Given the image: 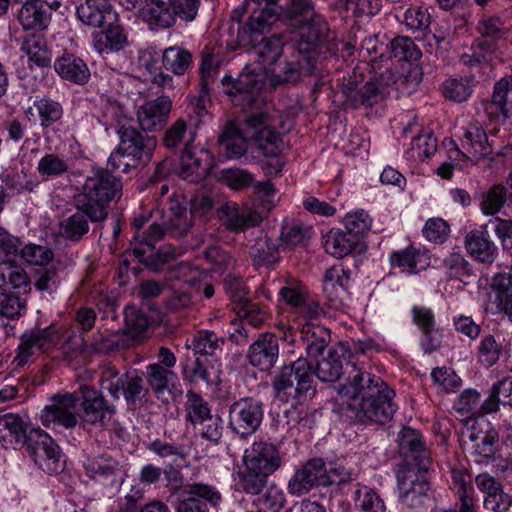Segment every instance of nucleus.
I'll list each match as a JSON object with an SVG mask.
<instances>
[{
	"mask_svg": "<svg viewBox=\"0 0 512 512\" xmlns=\"http://www.w3.org/2000/svg\"><path fill=\"white\" fill-rule=\"evenodd\" d=\"M328 485H331V480L326 463L322 458H312L296 470L287 489L291 495L301 496L315 487Z\"/></svg>",
	"mask_w": 512,
	"mask_h": 512,
	"instance_id": "nucleus-11",
	"label": "nucleus"
},
{
	"mask_svg": "<svg viewBox=\"0 0 512 512\" xmlns=\"http://www.w3.org/2000/svg\"><path fill=\"white\" fill-rule=\"evenodd\" d=\"M503 347L493 335L485 336L478 347V360L486 367H491L500 359Z\"/></svg>",
	"mask_w": 512,
	"mask_h": 512,
	"instance_id": "nucleus-61",
	"label": "nucleus"
},
{
	"mask_svg": "<svg viewBox=\"0 0 512 512\" xmlns=\"http://www.w3.org/2000/svg\"><path fill=\"white\" fill-rule=\"evenodd\" d=\"M358 245L359 238L341 230H331L326 236L324 248L331 256L341 259L353 252Z\"/></svg>",
	"mask_w": 512,
	"mask_h": 512,
	"instance_id": "nucleus-37",
	"label": "nucleus"
},
{
	"mask_svg": "<svg viewBox=\"0 0 512 512\" xmlns=\"http://www.w3.org/2000/svg\"><path fill=\"white\" fill-rule=\"evenodd\" d=\"M347 101L357 108L359 106H373L383 101L385 97L384 88L376 83L367 82L361 88L352 83L345 90Z\"/></svg>",
	"mask_w": 512,
	"mask_h": 512,
	"instance_id": "nucleus-29",
	"label": "nucleus"
},
{
	"mask_svg": "<svg viewBox=\"0 0 512 512\" xmlns=\"http://www.w3.org/2000/svg\"><path fill=\"white\" fill-rule=\"evenodd\" d=\"M30 284V278L22 266L11 260L0 263V288L3 291L14 289L26 292Z\"/></svg>",
	"mask_w": 512,
	"mask_h": 512,
	"instance_id": "nucleus-28",
	"label": "nucleus"
},
{
	"mask_svg": "<svg viewBox=\"0 0 512 512\" xmlns=\"http://www.w3.org/2000/svg\"><path fill=\"white\" fill-rule=\"evenodd\" d=\"M477 31L480 34L479 45L489 49L499 39L504 37V22L499 16H483L477 25Z\"/></svg>",
	"mask_w": 512,
	"mask_h": 512,
	"instance_id": "nucleus-43",
	"label": "nucleus"
},
{
	"mask_svg": "<svg viewBox=\"0 0 512 512\" xmlns=\"http://www.w3.org/2000/svg\"><path fill=\"white\" fill-rule=\"evenodd\" d=\"M26 448L35 464L44 472L53 474L63 470L64 460L60 447L43 430L30 429Z\"/></svg>",
	"mask_w": 512,
	"mask_h": 512,
	"instance_id": "nucleus-8",
	"label": "nucleus"
},
{
	"mask_svg": "<svg viewBox=\"0 0 512 512\" xmlns=\"http://www.w3.org/2000/svg\"><path fill=\"white\" fill-rule=\"evenodd\" d=\"M311 237V228L300 221L285 220L281 229L282 243L288 247L302 245Z\"/></svg>",
	"mask_w": 512,
	"mask_h": 512,
	"instance_id": "nucleus-51",
	"label": "nucleus"
},
{
	"mask_svg": "<svg viewBox=\"0 0 512 512\" xmlns=\"http://www.w3.org/2000/svg\"><path fill=\"white\" fill-rule=\"evenodd\" d=\"M403 23L413 32H426L431 24L428 9L422 6L409 8L404 14Z\"/></svg>",
	"mask_w": 512,
	"mask_h": 512,
	"instance_id": "nucleus-62",
	"label": "nucleus"
},
{
	"mask_svg": "<svg viewBox=\"0 0 512 512\" xmlns=\"http://www.w3.org/2000/svg\"><path fill=\"white\" fill-rule=\"evenodd\" d=\"M436 150V138L430 132H423L412 139L409 154L415 160L424 161L433 155Z\"/></svg>",
	"mask_w": 512,
	"mask_h": 512,
	"instance_id": "nucleus-58",
	"label": "nucleus"
},
{
	"mask_svg": "<svg viewBox=\"0 0 512 512\" xmlns=\"http://www.w3.org/2000/svg\"><path fill=\"white\" fill-rule=\"evenodd\" d=\"M465 244L470 255L482 263L491 264L497 257L498 247L482 233L471 232Z\"/></svg>",
	"mask_w": 512,
	"mask_h": 512,
	"instance_id": "nucleus-36",
	"label": "nucleus"
},
{
	"mask_svg": "<svg viewBox=\"0 0 512 512\" xmlns=\"http://www.w3.org/2000/svg\"><path fill=\"white\" fill-rule=\"evenodd\" d=\"M85 471L92 480L106 487H118L124 481L119 462L108 455L89 458Z\"/></svg>",
	"mask_w": 512,
	"mask_h": 512,
	"instance_id": "nucleus-20",
	"label": "nucleus"
},
{
	"mask_svg": "<svg viewBox=\"0 0 512 512\" xmlns=\"http://www.w3.org/2000/svg\"><path fill=\"white\" fill-rule=\"evenodd\" d=\"M426 471L412 466H399L396 478L400 503L411 510L423 507L432 498Z\"/></svg>",
	"mask_w": 512,
	"mask_h": 512,
	"instance_id": "nucleus-7",
	"label": "nucleus"
},
{
	"mask_svg": "<svg viewBox=\"0 0 512 512\" xmlns=\"http://www.w3.org/2000/svg\"><path fill=\"white\" fill-rule=\"evenodd\" d=\"M278 340L272 334L261 335L249 348V363L262 371L271 369L278 358Z\"/></svg>",
	"mask_w": 512,
	"mask_h": 512,
	"instance_id": "nucleus-24",
	"label": "nucleus"
},
{
	"mask_svg": "<svg viewBox=\"0 0 512 512\" xmlns=\"http://www.w3.org/2000/svg\"><path fill=\"white\" fill-rule=\"evenodd\" d=\"M293 48L295 60L279 67L274 75L275 84L296 83L304 73H313L319 55V46L312 42L298 41Z\"/></svg>",
	"mask_w": 512,
	"mask_h": 512,
	"instance_id": "nucleus-9",
	"label": "nucleus"
},
{
	"mask_svg": "<svg viewBox=\"0 0 512 512\" xmlns=\"http://www.w3.org/2000/svg\"><path fill=\"white\" fill-rule=\"evenodd\" d=\"M186 398V419L193 425L213 415L207 402L195 391H187Z\"/></svg>",
	"mask_w": 512,
	"mask_h": 512,
	"instance_id": "nucleus-57",
	"label": "nucleus"
},
{
	"mask_svg": "<svg viewBox=\"0 0 512 512\" xmlns=\"http://www.w3.org/2000/svg\"><path fill=\"white\" fill-rule=\"evenodd\" d=\"M194 225V218L187 209V202L182 199H171L168 214L162 224L152 223L146 232L135 235L130 243L135 257L141 262H147L154 251V243L165 234L174 238L185 237Z\"/></svg>",
	"mask_w": 512,
	"mask_h": 512,
	"instance_id": "nucleus-4",
	"label": "nucleus"
},
{
	"mask_svg": "<svg viewBox=\"0 0 512 512\" xmlns=\"http://www.w3.org/2000/svg\"><path fill=\"white\" fill-rule=\"evenodd\" d=\"M195 138V132L189 131V139L185 144L184 150L180 155L179 164L176 168L177 174L184 180L196 182L207 174L211 160V155L207 150H195L192 142Z\"/></svg>",
	"mask_w": 512,
	"mask_h": 512,
	"instance_id": "nucleus-16",
	"label": "nucleus"
},
{
	"mask_svg": "<svg viewBox=\"0 0 512 512\" xmlns=\"http://www.w3.org/2000/svg\"><path fill=\"white\" fill-rule=\"evenodd\" d=\"M19 23L24 30H43L48 25V16L42 4L26 2L17 15Z\"/></svg>",
	"mask_w": 512,
	"mask_h": 512,
	"instance_id": "nucleus-41",
	"label": "nucleus"
},
{
	"mask_svg": "<svg viewBox=\"0 0 512 512\" xmlns=\"http://www.w3.org/2000/svg\"><path fill=\"white\" fill-rule=\"evenodd\" d=\"M220 151L228 159H240L247 152V141L239 129L233 124H227L218 138Z\"/></svg>",
	"mask_w": 512,
	"mask_h": 512,
	"instance_id": "nucleus-31",
	"label": "nucleus"
},
{
	"mask_svg": "<svg viewBox=\"0 0 512 512\" xmlns=\"http://www.w3.org/2000/svg\"><path fill=\"white\" fill-rule=\"evenodd\" d=\"M473 79L470 77L450 78L442 84V93L446 99L457 103L465 102L472 94Z\"/></svg>",
	"mask_w": 512,
	"mask_h": 512,
	"instance_id": "nucleus-47",
	"label": "nucleus"
},
{
	"mask_svg": "<svg viewBox=\"0 0 512 512\" xmlns=\"http://www.w3.org/2000/svg\"><path fill=\"white\" fill-rule=\"evenodd\" d=\"M18 252L25 262L35 266H47L54 258L53 250L42 245L27 244L22 249L19 248Z\"/></svg>",
	"mask_w": 512,
	"mask_h": 512,
	"instance_id": "nucleus-59",
	"label": "nucleus"
},
{
	"mask_svg": "<svg viewBox=\"0 0 512 512\" xmlns=\"http://www.w3.org/2000/svg\"><path fill=\"white\" fill-rule=\"evenodd\" d=\"M78 397L75 394L54 395L51 404L46 405L41 412L42 424L48 427L57 424L65 428H73L77 418L73 412Z\"/></svg>",
	"mask_w": 512,
	"mask_h": 512,
	"instance_id": "nucleus-18",
	"label": "nucleus"
},
{
	"mask_svg": "<svg viewBox=\"0 0 512 512\" xmlns=\"http://www.w3.org/2000/svg\"><path fill=\"white\" fill-rule=\"evenodd\" d=\"M162 64L175 75H184L192 68V54L180 46L166 48L162 54Z\"/></svg>",
	"mask_w": 512,
	"mask_h": 512,
	"instance_id": "nucleus-40",
	"label": "nucleus"
},
{
	"mask_svg": "<svg viewBox=\"0 0 512 512\" xmlns=\"http://www.w3.org/2000/svg\"><path fill=\"white\" fill-rule=\"evenodd\" d=\"M60 338L55 325L45 328H34L21 336L15 361L18 365H24L36 353H44L56 346Z\"/></svg>",
	"mask_w": 512,
	"mask_h": 512,
	"instance_id": "nucleus-12",
	"label": "nucleus"
},
{
	"mask_svg": "<svg viewBox=\"0 0 512 512\" xmlns=\"http://www.w3.org/2000/svg\"><path fill=\"white\" fill-rule=\"evenodd\" d=\"M89 347L94 353L107 355L120 349L129 348L130 343L127 334L120 330L112 333L98 331L92 336Z\"/></svg>",
	"mask_w": 512,
	"mask_h": 512,
	"instance_id": "nucleus-35",
	"label": "nucleus"
},
{
	"mask_svg": "<svg viewBox=\"0 0 512 512\" xmlns=\"http://www.w3.org/2000/svg\"><path fill=\"white\" fill-rule=\"evenodd\" d=\"M30 427L18 415L5 414L0 416V441L5 445L16 447L27 446Z\"/></svg>",
	"mask_w": 512,
	"mask_h": 512,
	"instance_id": "nucleus-25",
	"label": "nucleus"
},
{
	"mask_svg": "<svg viewBox=\"0 0 512 512\" xmlns=\"http://www.w3.org/2000/svg\"><path fill=\"white\" fill-rule=\"evenodd\" d=\"M22 50L27 55L29 61L37 66L46 67L50 64V53L43 39L36 36L27 38L22 44Z\"/></svg>",
	"mask_w": 512,
	"mask_h": 512,
	"instance_id": "nucleus-55",
	"label": "nucleus"
},
{
	"mask_svg": "<svg viewBox=\"0 0 512 512\" xmlns=\"http://www.w3.org/2000/svg\"><path fill=\"white\" fill-rule=\"evenodd\" d=\"M264 216L247 206H240L236 202H227L219 209L221 225L231 232L245 231L250 227L259 225Z\"/></svg>",
	"mask_w": 512,
	"mask_h": 512,
	"instance_id": "nucleus-19",
	"label": "nucleus"
},
{
	"mask_svg": "<svg viewBox=\"0 0 512 512\" xmlns=\"http://www.w3.org/2000/svg\"><path fill=\"white\" fill-rule=\"evenodd\" d=\"M282 18L293 28L307 27V33L302 34L298 41L312 42L319 46L325 38L327 23L315 11L311 0H290L282 11Z\"/></svg>",
	"mask_w": 512,
	"mask_h": 512,
	"instance_id": "nucleus-6",
	"label": "nucleus"
},
{
	"mask_svg": "<svg viewBox=\"0 0 512 512\" xmlns=\"http://www.w3.org/2000/svg\"><path fill=\"white\" fill-rule=\"evenodd\" d=\"M145 378L149 388L160 399L166 393L171 394L177 375L173 370L163 368L160 364H149L146 367Z\"/></svg>",
	"mask_w": 512,
	"mask_h": 512,
	"instance_id": "nucleus-26",
	"label": "nucleus"
},
{
	"mask_svg": "<svg viewBox=\"0 0 512 512\" xmlns=\"http://www.w3.org/2000/svg\"><path fill=\"white\" fill-rule=\"evenodd\" d=\"M433 383L445 392H455L462 384L456 372L446 366L434 368L431 372Z\"/></svg>",
	"mask_w": 512,
	"mask_h": 512,
	"instance_id": "nucleus-63",
	"label": "nucleus"
},
{
	"mask_svg": "<svg viewBox=\"0 0 512 512\" xmlns=\"http://www.w3.org/2000/svg\"><path fill=\"white\" fill-rule=\"evenodd\" d=\"M89 216L82 209L64 218L59 224V234L66 240L77 242L89 231Z\"/></svg>",
	"mask_w": 512,
	"mask_h": 512,
	"instance_id": "nucleus-38",
	"label": "nucleus"
},
{
	"mask_svg": "<svg viewBox=\"0 0 512 512\" xmlns=\"http://www.w3.org/2000/svg\"><path fill=\"white\" fill-rule=\"evenodd\" d=\"M34 107L40 118V125L43 128L49 127L58 122L63 115L62 106L49 98H42L34 102Z\"/></svg>",
	"mask_w": 512,
	"mask_h": 512,
	"instance_id": "nucleus-60",
	"label": "nucleus"
},
{
	"mask_svg": "<svg viewBox=\"0 0 512 512\" xmlns=\"http://www.w3.org/2000/svg\"><path fill=\"white\" fill-rule=\"evenodd\" d=\"M355 506L361 512H385L386 506L380 495L371 487L358 485L354 493Z\"/></svg>",
	"mask_w": 512,
	"mask_h": 512,
	"instance_id": "nucleus-49",
	"label": "nucleus"
},
{
	"mask_svg": "<svg viewBox=\"0 0 512 512\" xmlns=\"http://www.w3.org/2000/svg\"><path fill=\"white\" fill-rule=\"evenodd\" d=\"M277 0H246L244 9L251 10L248 21L239 27L237 43L239 46H251L250 55L258 67L247 66L237 79L226 76L222 79L225 93L230 96L243 95L250 100L261 90L267 66L274 64L282 54L283 44L280 38H266L263 35L277 20L279 12Z\"/></svg>",
	"mask_w": 512,
	"mask_h": 512,
	"instance_id": "nucleus-1",
	"label": "nucleus"
},
{
	"mask_svg": "<svg viewBox=\"0 0 512 512\" xmlns=\"http://www.w3.org/2000/svg\"><path fill=\"white\" fill-rule=\"evenodd\" d=\"M314 374L322 382H335L343 374V364L338 351L330 348L326 356L317 361Z\"/></svg>",
	"mask_w": 512,
	"mask_h": 512,
	"instance_id": "nucleus-42",
	"label": "nucleus"
},
{
	"mask_svg": "<svg viewBox=\"0 0 512 512\" xmlns=\"http://www.w3.org/2000/svg\"><path fill=\"white\" fill-rule=\"evenodd\" d=\"M123 384L121 395L129 405L136 404L148 394V388L144 386L143 378L137 372H126Z\"/></svg>",
	"mask_w": 512,
	"mask_h": 512,
	"instance_id": "nucleus-53",
	"label": "nucleus"
},
{
	"mask_svg": "<svg viewBox=\"0 0 512 512\" xmlns=\"http://www.w3.org/2000/svg\"><path fill=\"white\" fill-rule=\"evenodd\" d=\"M351 368L339 390L347 399V409L352 413L350 417L363 424L388 423L397 410L393 402L394 391L380 377L355 364Z\"/></svg>",
	"mask_w": 512,
	"mask_h": 512,
	"instance_id": "nucleus-2",
	"label": "nucleus"
},
{
	"mask_svg": "<svg viewBox=\"0 0 512 512\" xmlns=\"http://www.w3.org/2000/svg\"><path fill=\"white\" fill-rule=\"evenodd\" d=\"M224 340L212 331H199L193 338L191 348L195 355L214 356L222 350Z\"/></svg>",
	"mask_w": 512,
	"mask_h": 512,
	"instance_id": "nucleus-50",
	"label": "nucleus"
},
{
	"mask_svg": "<svg viewBox=\"0 0 512 512\" xmlns=\"http://www.w3.org/2000/svg\"><path fill=\"white\" fill-rule=\"evenodd\" d=\"M507 201V188L497 183L492 185L481 196L480 209L485 215L497 214Z\"/></svg>",
	"mask_w": 512,
	"mask_h": 512,
	"instance_id": "nucleus-48",
	"label": "nucleus"
},
{
	"mask_svg": "<svg viewBox=\"0 0 512 512\" xmlns=\"http://www.w3.org/2000/svg\"><path fill=\"white\" fill-rule=\"evenodd\" d=\"M413 319L426 337L422 347L425 352L431 353L440 346V342L431 336L435 327L434 315L431 309L415 306L412 309Z\"/></svg>",
	"mask_w": 512,
	"mask_h": 512,
	"instance_id": "nucleus-44",
	"label": "nucleus"
},
{
	"mask_svg": "<svg viewBox=\"0 0 512 512\" xmlns=\"http://www.w3.org/2000/svg\"><path fill=\"white\" fill-rule=\"evenodd\" d=\"M398 441L400 449L405 453H410L407 456L409 460L401 466H412L419 470L428 471L431 459L419 433L410 427H404L399 432Z\"/></svg>",
	"mask_w": 512,
	"mask_h": 512,
	"instance_id": "nucleus-23",
	"label": "nucleus"
},
{
	"mask_svg": "<svg viewBox=\"0 0 512 512\" xmlns=\"http://www.w3.org/2000/svg\"><path fill=\"white\" fill-rule=\"evenodd\" d=\"M122 184L110 170L93 169L74 196L77 209L84 210L92 222H102L107 218L111 201L120 198Z\"/></svg>",
	"mask_w": 512,
	"mask_h": 512,
	"instance_id": "nucleus-3",
	"label": "nucleus"
},
{
	"mask_svg": "<svg viewBox=\"0 0 512 512\" xmlns=\"http://www.w3.org/2000/svg\"><path fill=\"white\" fill-rule=\"evenodd\" d=\"M120 150L131 157L138 165L149 162L157 146L153 135L138 131L135 127L121 125L118 129Z\"/></svg>",
	"mask_w": 512,
	"mask_h": 512,
	"instance_id": "nucleus-13",
	"label": "nucleus"
},
{
	"mask_svg": "<svg viewBox=\"0 0 512 512\" xmlns=\"http://www.w3.org/2000/svg\"><path fill=\"white\" fill-rule=\"evenodd\" d=\"M183 495L177 503L176 512H210L209 506L217 507L222 500L215 486L200 482L188 485Z\"/></svg>",
	"mask_w": 512,
	"mask_h": 512,
	"instance_id": "nucleus-15",
	"label": "nucleus"
},
{
	"mask_svg": "<svg viewBox=\"0 0 512 512\" xmlns=\"http://www.w3.org/2000/svg\"><path fill=\"white\" fill-rule=\"evenodd\" d=\"M264 416L263 403L251 398L235 401L229 409V425L233 432L245 438L257 431Z\"/></svg>",
	"mask_w": 512,
	"mask_h": 512,
	"instance_id": "nucleus-10",
	"label": "nucleus"
},
{
	"mask_svg": "<svg viewBox=\"0 0 512 512\" xmlns=\"http://www.w3.org/2000/svg\"><path fill=\"white\" fill-rule=\"evenodd\" d=\"M69 167L65 157L56 153H46L39 159L36 169L44 179H54L64 176Z\"/></svg>",
	"mask_w": 512,
	"mask_h": 512,
	"instance_id": "nucleus-45",
	"label": "nucleus"
},
{
	"mask_svg": "<svg viewBox=\"0 0 512 512\" xmlns=\"http://www.w3.org/2000/svg\"><path fill=\"white\" fill-rule=\"evenodd\" d=\"M389 47L392 56L399 61H417L421 57V51L407 36L395 37L389 43Z\"/></svg>",
	"mask_w": 512,
	"mask_h": 512,
	"instance_id": "nucleus-56",
	"label": "nucleus"
},
{
	"mask_svg": "<svg viewBox=\"0 0 512 512\" xmlns=\"http://www.w3.org/2000/svg\"><path fill=\"white\" fill-rule=\"evenodd\" d=\"M56 72L63 78L76 84L86 83L90 72L85 62L72 54L64 55L54 64Z\"/></svg>",
	"mask_w": 512,
	"mask_h": 512,
	"instance_id": "nucleus-30",
	"label": "nucleus"
},
{
	"mask_svg": "<svg viewBox=\"0 0 512 512\" xmlns=\"http://www.w3.org/2000/svg\"><path fill=\"white\" fill-rule=\"evenodd\" d=\"M271 474L243 462L237 472L242 490L252 495L261 493L266 487L267 479Z\"/></svg>",
	"mask_w": 512,
	"mask_h": 512,
	"instance_id": "nucleus-39",
	"label": "nucleus"
},
{
	"mask_svg": "<svg viewBox=\"0 0 512 512\" xmlns=\"http://www.w3.org/2000/svg\"><path fill=\"white\" fill-rule=\"evenodd\" d=\"M82 400L83 419L92 425L104 426L115 413V408L107 404L102 394L93 387L82 385L79 389Z\"/></svg>",
	"mask_w": 512,
	"mask_h": 512,
	"instance_id": "nucleus-17",
	"label": "nucleus"
},
{
	"mask_svg": "<svg viewBox=\"0 0 512 512\" xmlns=\"http://www.w3.org/2000/svg\"><path fill=\"white\" fill-rule=\"evenodd\" d=\"M112 6L107 0H85L77 6L78 19L93 28L102 27L108 16L111 15Z\"/></svg>",
	"mask_w": 512,
	"mask_h": 512,
	"instance_id": "nucleus-27",
	"label": "nucleus"
},
{
	"mask_svg": "<svg viewBox=\"0 0 512 512\" xmlns=\"http://www.w3.org/2000/svg\"><path fill=\"white\" fill-rule=\"evenodd\" d=\"M456 411L466 418L482 416L480 393L475 389H465L455 403Z\"/></svg>",
	"mask_w": 512,
	"mask_h": 512,
	"instance_id": "nucleus-54",
	"label": "nucleus"
},
{
	"mask_svg": "<svg viewBox=\"0 0 512 512\" xmlns=\"http://www.w3.org/2000/svg\"><path fill=\"white\" fill-rule=\"evenodd\" d=\"M252 138L257 145V149L266 157H274L281 151V136L270 126H265L256 131Z\"/></svg>",
	"mask_w": 512,
	"mask_h": 512,
	"instance_id": "nucleus-46",
	"label": "nucleus"
},
{
	"mask_svg": "<svg viewBox=\"0 0 512 512\" xmlns=\"http://www.w3.org/2000/svg\"><path fill=\"white\" fill-rule=\"evenodd\" d=\"M391 263L409 274L418 273L429 266V257L414 247L394 252L391 255Z\"/></svg>",
	"mask_w": 512,
	"mask_h": 512,
	"instance_id": "nucleus-34",
	"label": "nucleus"
},
{
	"mask_svg": "<svg viewBox=\"0 0 512 512\" xmlns=\"http://www.w3.org/2000/svg\"><path fill=\"white\" fill-rule=\"evenodd\" d=\"M279 295L287 305L297 310L304 303V299L308 298L309 293L301 282L291 280L280 288Z\"/></svg>",
	"mask_w": 512,
	"mask_h": 512,
	"instance_id": "nucleus-64",
	"label": "nucleus"
},
{
	"mask_svg": "<svg viewBox=\"0 0 512 512\" xmlns=\"http://www.w3.org/2000/svg\"><path fill=\"white\" fill-rule=\"evenodd\" d=\"M447 146H451L449 148V157L453 161L457 160L458 156L462 155L466 159L476 162L492 152L487 134L478 123L470 124L466 128L463 138L461 139V148H459L453 140H450Z\"/></svg>",
	"mask_w": 512,
	"mask_h": 512,
	"instance_id": "nucleus-14",
	"label": "nucleus"
},
{
	"mask_svg": "<svg viewBox=\"0 0 512 512\" xmlns=\"http://www.w3.org/2000/svg\"><path fill=\"white\" fill-rule=\"evenodd\" d=\"M510 71V75L496 82L492 95V105L496 106L497 110L500 111L504 117L509 116V112L512 108V100L509 99V93L512 92V65Z\"/></svg>",
	"mask_w": 512,
	"mask_h": 512,
	"instance_id": "nucleus-52",
	"label": "nucleus"
},
{
	"mask_svg": "<svg viewBox=\"0 0 512 512\" xmlns=\"http://www.w3.org/2000/svg\"><path fill=\"white\" fill-rule=\"evenodd\" d=\"M242 462L274 473L281 466V456L276 445L266 441H255L244 451Z\"/></svg>",
	"mask_w": 512,
	"mask_h": 512,
	"instance_id": "nucleus-22",
	"label": "nucleus"
},
{
	"mask_svg": "<svg viewBox=\"0 0 512 512\" xmlns=\"http://www.w3.org/2000/svg\"><path fill=\"white\" fill-rule=\"evenodd\" d=\"M140 17L148 25L157 28H170L175 24L170 6L162 0H146Z\"/></svg>",
	"mask_w": 512,
	"mask_h": 512,
	"instance_id": "nucleus-32",
	"label": "nucleus"
},
{
	"mask_svg": "<svg viewBox=\"0 0 512 512\" xmlns=\"http://www.w3.org/2000/svg\"><path fill=\"white\" fill-rule=\"evenodd\" d=\"M172 108V100L168 96H160L145 102L137 111V118L143 131L161 129L168 120Z\"/></svg>",
	"mask_w": 512,
	"mask_h": 512,
	"instance_id": "nucleus-21",
	"label": "nucleus"
},
{
	"mask_svg": "<svg viewBox=\"0 0 512 512\" xmlns=\"http://www.w3.org/2000/svg\"><path fill=\"white\" fill-rule=\"evenodd\" d=\"M302 340L310 357H318L323 354L330 341V332L323 326L307 323L303 326Z\"/></svg>",
	"mask_w": 512,
	"mask_h": 512,
	"instance_id": "nucleus-33",
	"label": "nucleus"
},
{
	"mask_svg": "<svg viewBox=\"0 0 512 512\" xmlns=\"http://www.w3.org/2000/svg\"><path fill=\"white\" fill-rule=\"evenodd\" d=\"M273 393L283 403L302 404L316 393L312 366L305 358L284 365L272 380Z\"/></svg>",
	"mask_w": 512,
	"mask_h": 512,
	"instance_id": "nucleus-5",
	"label": "nucleus"
}]
</instances>
